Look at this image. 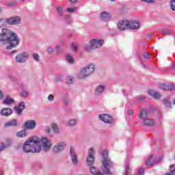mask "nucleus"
Instances as JSON below:
<instances>
[{
  "label": "nucleus",
  "instance_id": "39",
  "mask_svg": "<svg viewBox=\"0 0 175 175\" xmlns=\"http://www.w3.org/2000/svg\"><path fill=\"white\" fill-rule=\"evenodd\" d=\"M6 25V19H0V27Z\"/></svg>",
  "mask_w": 175,
  "mask_h": 175
},
{
  "label": "nucleus",
  "instance_id": "40",
  "mask_svg": "<svg viewBox=\"0 0 175 175\" xmlns=\"http://www.w3.org/2000/svg\"><path fill=\"white\" fill-rule=\"evenodd\" d=\"M141 2H145V3H154L155 0H141Z\"/></svg>",
  "mask_w": 175,
  "mask_h": 175
},
{
  "label": "nucleus",
  "instance_id": "14",
  "mask_svg": "<svg viewBox=\"0 0 175 175\" xmlns=\"http://www.w3.org/2000/svg\"><path fill=\"white\" fill-rule=\"evenodd\" d=\"M70 157L71 158L72 163H73V165H77V154H76V152L73 146L70 147Z\"/></svg>",
  "mask_w": 175,
  "mask_h": 175
},
{
  "label": "nucleus",
  "instance_id": "24",
  "mask_svg": "<svg viewBox=\"0 0 175 175\" xmlns=\"http://www.w3.org/2000/svg\"><path fill=\"white\" fill-rule=\"evenodd\" d=\"M105 88H106V86H105L104 85H98L95 90V94L96 95H102V94H103V92L105 91Z\"/></svg>",
  "mask_w": 175,
  "mask_h": 175
},
{
  "label": "nucleus",
  "instance_id": "58",
  "mask_svg": "<svg viewBox=\"0 0 175 175\" xmlns=\"http://www.w3.org/2000/svg\"><path fill=\"white\" fill-rule=\"evenodd\" d=\"M70 2H71V3H76V2H77V0H70Z\"/></svg>",
  "mask_w": 175,
  "mask_h": 175
},
{
  "label": "nucleus",
  "instance_id": "53",
  "mask_svg": "<svg viewBox=\"0 0 175 175\" xmlns=\"http://www.w3.org/2000/svg\"><path fill=\"white\" fill-rule=\"evenodd\" d=\"M9 79H10L12 81H16V78H14V77H12V75H9Z\"/></svg>",
  "mask_w": 175,
  "mask_h": 175
},
{
  "label": "nucleus",
  "instance_id": "43",
  "mask_svg": "<svg viewBox=\"0 0 175 175\" xmlns=\"http://www.w3.org/2000/svg\"><path fill=\"white\" fill-rule=\"evenodd\" d=\"M143 57L145 59H148L150 58V53L148 52H145Z\"/></svg>",
  "mask_w": 175,
  "mask_h": 175
},
{
  "label": "nucleus",
  "instance_id": "55",
  "mask_svg": "<svg viewBox=\"0 0 175 175\" xmlns=\"http://www.w3.org/2000/svg\"><path fill=\"white\" fill-rule=\"evenodd\" d=\"M64 105H68V103H69V100H68V98L64 100Z\"/></svg>",
  "mask_w": 175,
  "mask_h": 175
},
{
  "label": "nucleus",
  "instance_id": "3",
  "mask_svg": "<svg viewBox=\"0 0 175 175\" xmlns=\"http://www.w3.org/2000/svg\"><path fill=\"white\" fill-rule=\"evenodd\" d=\"M102 170L104 174L113 175V172L110 171V169L114 166V163H113V161L109 159V152H107V150H103L102 152Z\"/></svg>",
  "mask_w": 175,
  "mask_h": 175
},
{
  "label": "nucleus",
  "instance_id": "46",
  "mask_svg": "<svg viewBox=\"0 0 175 175\" xmlns=\"http://www.w3.org/2000/svg\"><path fill=\"white\" fill-rule=\"evenodd\" d=\"M53 51H54V49H53V47H48L46 49V52L48 53V54H51Z\"/></svg>",
  "mask_w": 175,
  "mask_h": 175
},
{
  "label": "nucleus",
  "instance_id": "7",
  "mask_svg": "<svg viewBox=\"0 0 175 175\" xmlns=\"http://www.w3.org/2000/svg\"><path fill=\"white\" fill-rule=\"evenodd\" d=\"M95 161V150H94V148H90L88 152V157L86 158V162L88 166H91L94 165V161Z\"/></svg>",
  "mask_w": 175,
  "mask_h": 175
},
{
  "label": "nucleus",
  "instance_id": "26",
  "mask_svg": "<svg viewBox=\"0 0 175 175\" xmlns=\"http://www.w3.org/2000/svg\"><path fill=\"white\" fill-rule=\"evenodd\" d=\"M3 105H12V103H14V99H13L10 96H7L5 99L3 100Z\"/></svg>",
  "mask_w": 175,
  "mask_h": 175
},
{
  "label": "nucleus",
  "instance_id": "17",
  "mask_svg": "<svg viewBox=\"0 0 175 175\" xmlns=\"http://www.w3.org/2000/svg\"><path fill=\"white\" fill-rule=\"evenodd\" d=\"M24 109H25V103L22 101L15 107V111L16 114H21Z\"/></svg>",
  "mask_w": 175,
  "mask_h": 175
},
{
  "label": "nucleus",
  "instance_id": "32",
  "mask_svg": "<svg viewBox=\"0 0 175 175\" xmlns=\"http://www.w3.org/2000/svg\"><path fill=\"white\" fill-rule=\"evenodd\" d=\"M67 84H72L73 81L75 80V78L73 77L68 76L66 78Z\"/></svg>",
  "mask_w": 175,
  "mask_h": 175
},
{
  "label": "nucleus",
  "instance_id": "12",
  "mask_svg": "<svg viewBox=\"0 0 175 175\" xmlns=\"http://www.w3.org/2000/svg\"><path fill=\"white\" fill-rule=\"evenodd\" d=\"M23 128L25 129H29V130L35 129V128H36V121L33 120H29L25 122L23 124Z\"/></svg>",
  "mask_w": 175,
  "mask_h": 175
},
{
  "label": "nucleus",
  "instance_id": "59",
  "mask_svg": "<svg viewBox=\"0 0 175 175\" xmlns=\"http://www.w3.org/2000/svg\"><path fill=\"white\" fill-rule=\"evenodd\" d=\"M0 175H3V172L0 170Z\"/></svg>",
  "mask_w": 175,
  "mask_h": 175
},
{
  "label": "nucleus",
  "instance_id": "41",
  "mask_svg": "<svg viewBox=\"0 0 175 175\" xmlns=\"http://www.w3.org/2000/svg\"><path fill=\"white\" fill-rule=\"evenodd\" d=\"M57 10L58 14H59V16H62V13H63L62 7H61V6L57 7Z\"/></svg>",
  "mask_w": 175,
  "mask_h": 175
},
{
  "label": "nucleus",
  "instance_id": "18",
  "mask_svg": "<svg viewBox=\"0 0 175 175\" xmlns=\"http://www.w3.org/2000/svg\"><path fill=\"white\" fill-rule=\"evenodd\" d=\"M160 90H163V91H173V90H174V85H166L165 83H161L160 85Z\"/></svg>",
  "mask_w": 175,
  "mask_h": 175
},
{
  "label": "nucleus",
  "instance_id": "47",
  "mask_svg": "<svg viewBox=\"0 0 175 175\" xmlns=\"http://www.w3.org/2000/svg\"><path fill=\"white\" fill-rule=\"evenodd\" d=\"M171 9L175 10V0L171 1Z\"/></svg>",
  "mask_w": 175,
  "mask_h": 175
},
{
  "label": "nucleus",
  "instance_id": "1",
  "mask_svg": "<svg viewBox=\"0 0 175 175\" xmlns=\"http://www.w3.org/2000/svg\"><path fill=\"white\" fill-rule=\"evenodd\" d=\"M0 43L3 46H7V50H12L18 46L20 38H18V36L12 30L4 28L0 33Z\"/></svg>",
  "mask_w": 175,
  "mask_h": 175
},
{
  "label": "nucleus",
  "instance_id": "25",
  "mask_svg": "<svg viewBox=\"0 0 175 175\" xmlns=\"http://www.w3.org/2000/svg\"><path fill=\"white\" fill-rule=\"evenodd\" d=\"M90 172L93 175H105L103 173H102L98 168L96 167H90Z\"/></svg>",
  "mask_w": 175,
  "mask_h": 175
},
{
  "label": "nucleus",
  "instance_id": "33",
  "mask_svg": "<svg viewBox=\"0 0 175 175\" xmlns=\"http://www.w3.org/2000/svg\"><path fill=\"white\" fill-rule=\"evenodd\" d=\"M8 147H9L8 144H6L3 142H0V152L1 151H3V150H5V148H8Z\"/></svg>",
  "mask_w": 175,
  "mask_h": 175
},
{
  "label": "nucleus",
  "instance_id": "63",
  "mask_svg": "<svg viewBox=\"0 0 175 175\" xmlns=\"http://www.w3.org/2000/svg\"><path fill=\"white\" fill-rule=\"evenodd\" d=\"M111 1H115V0H111Z\"/></svg>",
  "mask_w": 175,
  "mask_h": 175
},
{
  "label": "nucleus",
  "instance_id": "4",
  "mask_svg": "<svg viewBox=\"0 0 175 175\" xmlns=\"http://www.w3.org/2000/svg\"><path fill=\"white\" fill-rule=\"evenodd\" d=\"M139 118L145 126H152L155 124V121L148 116V112L146 109H143L139 111Z\"/></svg>",
  "mask_w": 175,
  "mask_h": 175
},
{
  "label": "nucleus",
  "instance_id": "52",
  "mask_svg": "<svg viewBox=\"0 0 175 175\" xmlns=\"http://www.w3.org/2000/svg\"><path fill=\"white\" fill-rule=\"evenodd\" d=\"M55 50H56L57 53H59V51H61V48L59 47V46H56Z\"/></svg>",
  "mask_w": 175,
  "mask_h": 175
},
{
  "label": "nucleus",
  "instance_id": "21",
  "mask_svg": "<svg viewBox=\"0 0 175 175\" xmlns=\"http://www.w3.org/2000/svg\"><path fill=\"white\" fill-rule=\"evenodd\" d=\"M83 68L85 70L87 71V73L88 74L89 76L94 72V70H95V65L92 64H88V66Z\"/></svg>",
  "mask_w": 175,
  "mask_h": 175
},
{
  "label": "nucleus",
  "instance_id": "5",
  "mask_svg": "<svg viewBox=\"0 0 175 175\" xmlns=\"http://www.w3.org/2000/svg\"><path fill=\"white\" fill-rule=\"evenodd\" d=\"M36 142L38 143V146L41 148V150L44 152H49L53 147V142L48 137H42L41 139H36Z\"/></svg>",
  "mask_w": 175,
  "mask_h": 175
},
{
  "label": "nucleus",
  "instance_id": "56",
  "mask_svg": "<svg viewBox=\"0 0 175 175\" xmlns=\"http://www.w3.org/2000/svg\"><path fill=\"white\" fill-rule=\"evenodd\" d=\"M46 132L47 133H50V132H51L50 127H46Z\"/></svg>",
  "mask_w": 175,
  "mask_h": 175
},
{
  "label": "nucleus",
  "instance_id": "8",
  "mask_svg": "<svg viewBox=\"0 0 175 175\" xmlns=\"http://www.w3.org/2000/svg\"><path fill=\"white\" fill-rule=\"evenodd\" d=\"M65 147H66V143L60 142L53 146V151L55 154H59V152H62L65 150Z\"/></svg>",
  "mask_w": 175,
  "mask_h": 175
},
{
  "label": "nucleus",
  "instance_id": "16",
  "mask_svg": "<svg viewBox=\"0 0 175 175\" xmlns=\"http://www.w3.org/2000/svg\"><path fill=\"white\" fill-rule=\"evenodd\" d=\"M129 29H139L140 23L138 21H129Z\"/></svg>",
  "mask_w": 175,
  "mask_h": 175
},
{
  "label": "nucleus",
  "instance_id": "54",
  "mask_svg": "<svg viewBox=\"0 0 175 175\" xmlns=\"http://www.w3.org/2000/svg\"><path fill=\"white\" fill-rule=\"evenodd\" d=\"M55 81H61L62 77H57L55 78Z\"/></svg>",
  "mask_w": 175,
  "mask_h": 175
},
{
  "label": "nucleus",
  "instance_id": "51",
  "mask_svg": "<svg viewBox=\"0 0 175 175\" xmlns=\"http://www.w3.org/2000/svg\"><path fill=\"white\" fill-rule=\"evenodd\" d=\"M133 111L132 109H129L128 111H127V114L128 116H133Z\"/></svg>",
  "mask_w": 175,
  "mask_h": 175
},
{
  "label": "nucleus",
  "instance_id": "61",
  "mask_svg": "<svg viewBox=\"0 0 175 175\" xmlns=\"http://www.w3.org/2000/svg\"><path fill=\"white\" fill-rule=\"evenodd\" d=\"M174 68H175V62H174Z\"/></svg>",
  "mask_w": 175,
  "mask_h": 175
},
{
  "label": "nucleus",
  "instance_id": "35",
  "mask_svg": "<svg viewBox=\"0 0 175 175\" xmlns=\"http://www.w3.org/2000/svg\"><path fill=\"white\" fill-rule=\"evenodd\" d=\"M66 60L68 62V64H73V62H75L73 57L69 55H66Z\"/></svg>",
  "mask_w": 175,
  "mask_h": 175
},
{
  "label": "nucleus",
  "instance_id": "2",
  "mask_svg": "<svg viewBox=\"0 0 175 175\" xmlns=\"http://www.w3.org/2000/svg\"><path fill=\"white\" fill-rule=\"evenodd\" d=\"M39 146V142L36 141V138H29L23 145V149L25 152L39 153L42 151V148Z\"/></svg>",
  "mask_w": 175,
  "mask_h": 175
},
{
  "label": "nucleus",
  "instance_id": "22",
  "mask_svg": "<svg viewBox=\"0 0 175 175\" xmlns=\"http://www.w3.org/2000/svg\"><path fill=\"white\" fill-rule=\"evenodd\" d=\"M148 94L152 96V98H154V99H159L162 95H161V93L155 91V90H149Z\"/></svg>",
  "mask_w": 175,
  "mask_h": 175
},
{
  "label": "nucleus",
  "instance_id": "44",
  "mask_svg": "<svg viewBox=\"0 0 175 175\" xmlns=\"http://www.w3.org/2000/svg\"><path fill=\"white\" fill-rule=\"evenodd\" d=\"M75 10H76V7H72L67 9V12H68L69 13H73Z\"/></svg>",
  "mask_w": 175,
  "mask_h": 175
},
{
  "label": "nucleus",
  "instance_id": "42",
  "mask_svg": "<svg viewBox=\"0 0 175 175\" xmlns=\"http://www.w3.org/2000/svg\"><path fill=\"white\" fill-rule=\"evenodd\" d=\"M92 49H94V47H92V45H86L85 46V50L86 51H91L92 50Z\"/></svg>",
  "mask_w": 175,
  "mask_h": 175
},
{
  "label": "nucleus",
  "instance_id": "57",
  "mask_svg": "<svg viewBox=\"0 0 175 175\" xmlns=\"http://www.w3.org/2000/svg\"><path fill=\"white\" fill-rule=\"evenodd\" d=\"M3 98V94L2 93V91L0 90V99H2Z\"/></svg>",
  "mask_w": 175,
  "mask_h": 175
},
{
  "label": "nucleus",
  "instance_id": "23",
  "mask_svg": "<svg viewBox=\"0 0 175 175\" xmlns=\"http://www.w3.org/2000/svg\"><path fill=\"white\" fill-rule=\"evenodd\" d=\"M12 113L13 111H12V109L3 108L0 112V114L1 116H4L5 117H9V116H10Z\"/></svg>",
  "mask_w": 175,
  "mask_h": 175
},
{
  "label": "nucleus",
  "instance_id": "13",
  "mask_svg": "<svg viewBox=\"0 0 175 175\" xmlns=\"http://www.w3.org/2000/svg\"><path fill=\"white\" fill-rule=\"evenodd\" d=\"M99 120L103 121L105 124H111L113 121V118L107 114H100L98 116Z\"/></svg>",
  "mask_w": 175,
  "mask_h": 175
},
{
  "label": "nucleus",
  "instance_id": "34",
  "mask_svg": "<svg viewBox=\"0 0 175 175\" xmlns=\"http://www.w3.org/2000/svg\"><path fill=\"white\" fill-rule=\"evenodd\" d=\"M33 59L36 61V62H40V56L38 53L33 54Z\"/></svg>",
  "mask_w": 175,
  "mask_h": 175
},
{
  "label": "nucleus",
  "instance_id": "9",
  "mask_svg": "<svg viewBox=\"0 0 175 175\" xmlns=\"http://www.w3.org/2000/svg\"><path fill=\"white\" fill-rule=\"evenodd\" d=\"M5 23L9 25H17L21 23V18L18 16L8 18L5 19Z\"/></svg>",
  "mask_w": 175,
  "mask_h": 175
},
{
  "label": "nucleus",
  "instance_id": "49",
  "mask_svg": "<svg viewBox=\"0 0 175 175\" xmlns=\"http://www.w3.org/2000/svg\"><path fill=\"white\" fill-rule=\"evenodd\" d=\"M144 99H146L145 96H137V100L142 101V100H144Z\"/></svg>",
  "mask_w": 175,
  "mask_h": 175
},
{
  "label": "nucleus",
  "instance_id": "31",
  "mask_svg": "<svg viewBox=\"0 0 175 175\" xmlns=\"http://www.w3.org/2000/svg\"><path fill=\"white\" fill-rule=\"evenodd\" d=\"M71 49L72 51H77L79 49V44L76 42H72L71 44Z\"/></svg>",
  "mask_w": 175,
  "mask_h": 175
},
{
  "label": "nucleus",
  "instance_id": "28",
  "mask_svg": "<svg viewBox=\"0 0 175 175\" xmlns=\"http://www.w3.org/2000/svg\"><path fill=\"white\" fill-rule=\"evenodd\" d=\"M17 137H25L27 136V131L22 130L16 133Z\"/></svg>",
  "mask_w": 175,
  "mask_h": 175
},
{
  "label": "nucleus",
  "instance_id": "6",
  "mask_svg": "<svg viewBox=\"0 0 175 175\" xmlns=\"http://www.w3.org/2000/svg\"><path fill=\"white\" fill-rule=\"evenodd\" d=\"M28 58H29V53L28 52H21L16 55L15 61L18 64H24V62L28 61Z\"/></svg>",
  "mask_w": 175,
  "mask_h": 175
},
{
  "label": "nucleus",
  "instance_id": "29",
  "mask_svg": "<svg viewBox=\"0 0 175 175\" xmlns=\"http://www.w3.org/2000/svg\"><path fill=\"white\" fill-rule=\"evenodd\" d=\"M146 165H154L155 163V159H154V156H150L146 162Z\"/></svg>",
  "mask_w": 175,
  "mask_h": 175
},
{
  "label": "nucleus",
  "instance_id": "20",
  "mask_svg": "<svg viewBox=\"0 0 175 175\" xmlns=\"http://www.w3.org/2000/svg\"><path fill=\"white\" fill-rule=\"evenodd\" d=\"M90 76L88 72H87L86 70L83 67L78 73V77L79 79H85V77H88Z\"/></svg>",
  "mask_w": 175,
  "mask_h": 175
},
{
  "label": "nucleus",
  "instance_id": "30",
  "mask_svg": "<svg viewBox=\"0 0 175 175\" xmlns=\"http://www.w3.org/2000/svg\"><path fill=\"white\" fill-rule=\"evenodd\" d=\"M125 175H132V169L129 163L126 164Z\"/></svg>",
  "mask_w": 175,
  "mask_h": 175
},
{
  "label": "nucleus",
  "instance_id": "48",
  "mask_svg": "<svg viewBox=\"0 0 175 175\" xmlns=\"http://www.w3.org/2000/svg\"><path fill=\"white\" fill-rule=\"evenodd\" d=\"M21 96H23V98H27L28 96L27 92L23 91L21 93Z\"/></svg>",
  "mask_w": 175,
  "mask_h": 175
},
{
  "label": "nucleus",
  "instance_id": "37",
  "mask_svg": "<svg viewBox=\"0 0 175 175\" xmlns=\"http://www.w3.org/2000/svg\"><path fill=\"white\" fill-rule=\"evenodd\" d=\"M77 122V120L76 119H72L69 121L68 124L70 125V126H75Z\"/></svg>",
  "mask_w": 175,
  "mask_h": 175
},
{
  "label": "nucleus",
  "instance_id": "19",
  "mask_svg": "<svg viewBox=\"0 0 175 175\" xmlns=\"http://www.w3.org/2000/svg\"><path fill=\"white\" fill-rule=\"evenodd\" d=\"M4 126L8 128L9 126H18V122L16 119L11 120L5 123Z\"/></svg>",
  "mask_w": 175,
  "mask_h": 175
},
{
  "label": "nucleus",
  "instance_id": "62",
  "mask_svg": "<svg viewBox=\"0 0 175 175\" xmlns=\"http://www.w3.org/2000/svg\"><path fill=\"white\" fill-rule=\"evenodd\" d=\"M70 18V16H68V18Z\"/></svg>",
  "mask_w": 175,
  "mask_h": 175
},
{
  "label": "nucleus",
  "instance_id": "11",
  "mask_svg": "<svg viewBox=\"0 0 175 175\" xmlns=\"http://www.w3.org/2000/svg\"><path fill=\"white\" fill-rule=\"evenodd\" d=\"M92 47L93 49H99V47H102V45L105 44V40H98V39H92L90 42Z\"/></svg>",
  "mask_w": 175,
  "mask_h": 175
},
{
  "label": "nucleus",
  "instance_id": "36",
  "mask_svg": "<svg viewBox=\"0 0 175 175\" xmlns=\"http://www.w3.org/2000/svg\"><path fill=\"white\" fill-rule=\"evenodd\" d=\"M163 103H164V105H165V106L166 107H171V106H172V103H170V101H169V100H167V99H164L163 100Z\"/></svg>",
  "mask_w": 175,
  "mask_h": 175
},
{
  "label": "nucleus",
  "instance_id": "15",
  "mask_svg": "<svg viewBox=\"0 0 175 175\" xmlns=\"http://www.w3.org/2000/svg\"><path fill=\"white\" fill-rule=\"evenodd\" d=\"M100 18L102 20V21H109V20H111V14L104 11L101 12Z\"/></svg>",
  "mask_w": 175,
  "mask_h": 175
},
{
  "label": "nucleus",
  "instance_id": "45",
  "mask_svg": "<svg viewBox=\"0 0 175 175\" xmlns=\"http://www.w3.org/2000/svg\"><path fill=\"white\" fill-rule=\"evenodd\" d=\"M137 175H144V169L143 168H139L138 170V174Z\"/></svg>",
  "mask_w": 175,
  "mask_h": 175
},
{
  "label": "nucleus",
  "instance_id": "10",
  "mask_svg": "<svg viewBox=\"0 0 175 175\" xmlns=\"http://www.w3.org/2000/svg\"><path fill=\"white\" fill-rule=\"evenodd\" d=\"M118 28L120 31H125V29H129V21H120L118 23Z\"/></svg>",
  "mask_w": 175,
  "mask_h": 175
},
{
  "label": "nucleus",
  "instance_id": "50",
  "mask_svg": "<svg viewBox=\"0 0 175 175\" xmlns=\"http://www.w3.org/2000/svg\"><path fill=\"white\" fill-rule=\"evenodd\" d=\"M163 33H164L165 35H170V31L167 29H163Z\"/></svg>",
  "mask_w": 175,
  "mask_h": 175
},
{
  "label": "nucleus",
  "instance_id": "27",
  "mask_svg": "<svg viewBox=\"0 0 175 175\" xmlns=\"http://www.w3.org/2000/svg\"><path fill=\"white\" fill-rule=\"evenodd\" d=\"M51 129L54 133H59V126L57 124V123L51 124Z\"/></svg>",
  "mask_w": 175,
  "mask_h": 175
},
{
  "label": "nucleus",
  "instance_id": "38",
  "mask_svg": "<svg viewBox=\"0 0 175 175\" xmlns=\"http://www.w3.org/2000/svg\"><path fill=\"white\" fill-rule=\"evenodd\" d=\"M48 100L49 102H54V100H55V98H54V96L53 94H49L48 96Z\"/></svg>",
  "mask_w": 175,
  "mask_h": 175
},
{
  "label": "nucleus",
  "instance_id": "60",
  "mask_svg": "<svg viewBox=\"0 0 175 175\" xmlns=\"http://www.w3.org/2000/svg\"><path fill=\"white\" fill-rule=\"evenodd\" d=\"M21 2H25V1H27V0H21Z\"/></svg>",
  "mask_w": 175,
  "mask_h": 175
}]
</instances>
